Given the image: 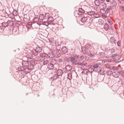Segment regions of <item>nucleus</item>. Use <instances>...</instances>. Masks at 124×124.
<instances>
[{"label": "nucleus", "instance_id": "nucleus-33", "mask_svg": "<svg viewBox=\"0 0 124 124\" xmlns=\"http://www.w3.org/2000/svg\"><path fill=\"white\" fill-rule=\"evenodd\" d=\"M116 59L115 58H112L110 60H109V62H114L116 61V62H118L117 61H116Z\"/></svg>", "mask_w": 124, "mask_h": 124}, {"label": "nucleus", "instance_id": "nucleus-45", "mask_svg": "<svg viewBox=\"0 0 124 124\" xmlns=\"http://www.w3.org/2000/svg\"><path fill=\"white\" fill-rule=\"evenodd\" d=\"M93 16L95 18H97L99 17V15L98 14L95 13L93 15Z\"/></svg>", "mask_w": 124, "mask_h": 124}, {"label": "nucleus", "instance_id": "nucleus-2", "mask_svg": "<svg viewBox=\"0 0 124 124\" xmlns=\"http://www.w3.org/2000/svg\"><path fill=\"white\" fill-rule=\"evenodd\" d=\"M109 42L112 44H116L117 43L116 40L115 39V38L113 37H111L110 38Z\"/></svg>", "mask_w": 124, "mask_h": 124}, {"label": "nucleus", "instance_id": "nucleus-48", "mask_svg": "<svg viewBox=\"0 0 124 124\" xmlns=\"http://www.w3.org/2000/svg\"><path fill=\"white\" fill-rule=\"evenodd\" d=\"M88 48H89V47L88 46H86V48L85 47V50H84V51L85 52L84 53V54L85 53H86L88 52V50L87 49Z\"/></svg>", "mask_w": 124, "mask_h": 124}, {"label": "nucleus", "instance_id": "nucleus-17", "mask_svg": "<svg viewBox=\"0 0 124 124\" xmlns=\"http://www.w3.org/2000/svg\"><path fill=\"white\" fill-rule=\"evenodd\" d=\"M31 52L32 53V54H33V55L35 56H37L38 55V53H39V52H37L35 51L34 49V50H31Z\"/></svg>", "mask_w": 124, "mask_h": 124}, {"label": "nucleus", "instance_id": "nucleus-15", "mask_svg": "<svg viewBox=\"0 0 124 124\" xmlns=\"http://www.w3.org/2000/svg\"><path fill=\"white\" fill-rule=\"evenodd\" d=\"M39 18L41 20H43L45 19V16L43 14H41L39 15Z\"/></svg>", "mask_w": 124, "mask_h": 124}, {"label": "nucleus", "instance_id": "nucleus-35", "mask_svg": "<svg viewBox=\"0 0 124 124\" xmlns=\"http://www.w3.org/2000/svg\"><path fill=\"white\" fill-rule=\"evenodd\" d=\"M102 6L104 9H106L107 8V6L106 4L105 3H104L102 5Z\"/></svg>", "mask_w": 124, "mask_h": 124}, {"label": "nucleus", "instance_id": "nucleus-38", "mask_svg": "<svg viewBox=\"0 0 124 124\" xmlns=\"http://www.w3.org/2000/svg\"><path fill=\"white\" fill-rule=\"evenodd\" d=\"M91 67L94 68L95 69L96 68H98V67H99V66L97 64H96L93 65H91Z\"/></svg>", "mask_w": 124, "mask_h": 124}, {"label": "nucleus", "instance_id": "nucleus-10", "mask_svg": "<svg viewBox=\"0 0 124 124\" xmlns=\"http://www.w3.org/2000/svg\"><path fill=\"white\" fill-rule=\"evenodd\" d=\"M47 20L49 21V22L51 24V23H52L53 25H54V23H53L54 20L53 17L52 16H50L48 18Z\"/></svg>", "mask_w": 124, "mask_h": 124}, {"label": "nucleus", "instance_id": "nucleus-57", "mask_svg": "<svg viewBox=\"0 0 124 124\" xmlns=\"http://www.w3.org/2000/svg\"><path fill=\"white\" fill-rule=\"evenodd\" d=\"M118 55L117 54H114L112 55V57H115L116 56Z\"/></svg>", "mask_w": 124, "mask_h": 124}, {"label": "nucleus", "instance_id": "nucleus-56", "mask_svg": "<svg viewBox=\"0 0 124 124\" xmlns=\"http://www.w3.org/2000/svg\"><path fill=\"white\" fill-rule=\"evenodd\" d=\"M48 61L46 60L44 62L43 64L44 65L47 64L48 63Z\"/></svg>", "mask_w": 124, "mask_h": 124}, {"label": "nucleus", "instance_id": "nucleus-13", "mask_svg": "<svg viewBox=\"0 0 124 124\" xmlns=\"http://www.w3.org/2000/svg\"><path fill=\"white\" fill-rule=\"evenodd\" d=\"M63 73L62 71L61 70H58L57 71L56 73L58 76H62Z\"/></svg>", "mask_w": 124, "mask_h": 124}, {"label": "nucleus", "instance_id": "nucleus-49", "mask_svg": "<svg viewBox=\"0 0 124 124\" xmlns=\"http://www.w3.org/2000/svg\"><path fill=\"white\" fill-rule=\"evenodd\" d=\"M117 45L118 46H121V41L120 40L118 41L117 42Z\"/></svg>", "mask_w": 124, "mask_h": 124}, {"label": "nucleus", "instance_id": "nucleus-59", "mask_svg": "<svg viewBox=\"0 0 124 124\" xmlns=\"http://www.w3.org/2000/svg\"><path fill=\"white\" fill-rule=\"evenodd\" d=\"M81 49L82 52L83 53L84 51V50H85V47H82Z\"/></svg>", "mask_w": 124, "mask_h": 124}, {"label": "nucleus", "instance_id": "nucleus-19", "mask_svg": "<svg viewBox=\"0 0 124 124\" xmlns=\"http://www.w3.org/2000/svg\"><path fill=\"white\" fill-rule=\"evenodd\" d=\"M71 66L69 65H67L65 67V69L67 71H69L71 70Z\"/></svg>", "mask_w": 124, "mask_h": 124}, {"label": "nucleus", "instance_id": "nucleus-9", "mask_svg": "<svg viewBox=\"0 0 124 124\" xmlns=\"http://www.w3.org/2000/svg\"><path fill=\"white\" fill-rule=\"evenodd\" d=\"M34 49L35 51L39 53L41 52L42 51V48L38 46L36 47V48Z\"/></svg>", "mask_w": 124, "mask_h": 124}, {"label": "nucleus", "instance_id": "nucleus-63", "mask_svg": "<svg viewBox=\"0 0 124 124\" xmlns=\"http://www.w3.org/2000/svg\"><path fill=\"white\" fill-rule=\"evenodd\" d=\"M38 61H42V60H42V58H41V57L40 58H39H39H38Z\"/></svg>", "mask_w": 124, "mask_h": 124}, {"label": "nucleus", "instance_id": "nucleus-61", "mask_svg": "<svg viewBox=\"0 0 124 124\" xmlns=\"http://www.w3.org/2000/svg\"><path fill=\"white\" fill-rule=\"evenodd\" d=\"M3 19H0V23L1 24L3 23Z\"/></svg>", "mask_w": 124, "mask_h": 124}, {"label": "nucleus", "instance_id": "nucleus-4", "mask_svg": "<svg viewBox=\"0 0 124 124\" xmlns=\"http://www.w3.org/2000/svg\"><path fill=\"white\" fill-rule=\"evenodd\" d=\"M40 55L41 56V58H42V60H44L46 58L47 59V54L45 53H41L40 54Z\"/></svg>", "mask_w": 124, "mask_h": 124}, {"label": "nucleus", "instance_id": "nucleus-24", "mask_svg": "<svg viewBox=\"0 0 124 124\" xmlns=\"http://www.w3.org/2000/svg\"><path fill=\"white\" fill-rule=\"evenodd\" d=\"M109 26L108 24L107 23H105L104 25V29L106 31H107L109 29Z\"/></svg>", "mask_w": 124, "mask_h": 124}, {"label": "nucleus", "instance_id": "nucleus-52", "mask_svg": "<svg viewBox=\"0 0 124 124\" xmlns=\"http://www.w3.org/2000/svg\"><path fill=\"white\" fill-rule=\"evenodd\" d=\"M108 22L110 23V24H111V25H112L113 24V22H112L109 19H108Z\"/></svg>", "mask_w": 124, "mask_h": 124}, {"label": "nucleus", "instance_id": "nucleus-51", "mask_svg": "<svg viewBox=\"0 0 124 124\" xmlns=\"http://www.w3.org/2000/svg\"><path fill=\"white\" fill-rule=\"evenodd\" d=\"M106 67L107 68L109 69L110 70H111L112 69V68H111L110 65H106Z\"/></svg>", "mask_w": 124, "mask_h": 124}, {"label": "nucleus", "instance_id": "nucleus-21", "mask_svg": "<svg viewBox=\"0 0 124 124\" xmlns=\"http://www.w3.org/2000/svg\"><path fill=\"white\" fill-rule=\"evenodd\" d=\"M2 27H7L8 26L7 22H4L2 23Z\"/></svg>", "mask_w": 124, "mask_h": 124}, {"label": "nucleus", "instance_id": "nucleus-44", "mask_svg": "<svg viewBox=\"0 0 124 124\" xmlns=\"http://www.w3.org/2000/svg\"><path fill=\"white\" fill-rule=\"evenodd\" d=\"M112 68V69L116 70H117L119 69V68L117 67L116 66H113Z\"/></svg>", "mask_w": 124, "mask_h": 124}, {"label": "nucleus", "instance_id": "nucleus-16", "mask_svg": "<svg viewBox=\"0 0 124 124\" xmlns=\"http://www.w3.org/2000/svg\"><path fill=\"white\" fill-rule=\"evenodd\" d=\"M13 22L12 21L8 20L7 21V23L8 26H12L13 25Z\"/></svg>", "mask_w": 124, "mask_h": 124}, {"label": "nucleus", "instance_id": "nucleus-34", "mask_svg": "<svg viewBox=\"0 0 124 124\" xmlns=\"http://www.w3.org/2000/svg\"><path fill=\"white\" fill-rule=\"evenodd\" d=\"M33 21L34 22H37L39 21V18L37 17H35L33 19Z\"/></svg>", "mask_w": 124, "mask_h": 124}, {"label": "nucleus", "instance_id": "nucleus-7", "mask_svg": "<svg viewBox=\"0 0 124 124\" xmlns=\"http://www.w3.org/2000/svg\"><path fill=\"white\" fill-rule=\"evenodd\" d=\"M53 53L52 52H49L47 54V58H53L54 57V55H53Z\"/></svg>", "mask_w": 124, "mask_h": 124}, {"label": "nucleus", "instance_id": "nucleus-25", "mask_svg": "<svg viewBox=\"0 0 124 124\" xmlns=\"http://www.w3.org/2000/svg\"><path fill=\"white\" fill-rule=\"evenodd\" d=\"M87 19V17H84L82 18L81 19V21L82 22L84 23L86 21Z\"/></svg>", "mask_w": 124, "mask_h": 124}, {"label": "nucleus", "instance_id": "nucleus-11", "mask_svg": "<svg viewBox=\"0 0 124 124\" xmlns=\"http://www.w3.org/2000/svg\"><path fill=\"white\" fill-rule=\"evenodd\" d=\"M34 23L33 22H30L28 23L26 25V27L28 29H30L32 27V23Z\"/></svg>", "mask_w": 124, "mask_h": 124}, {"label": "nucleus", "instance_id": "nucleus-42", "mask_svg": "<svg viewBox=\"0 0 124 124\" xmlns=\"http://www.w3.org/2000/svg\"><path fill=\"white\" fill-rule=\"evenodd\" d=\"M99 21L100 22V23L101 25H103L104 24V21L101 19L99 20Z\"/></svg>", "mask_w": 124, "mask_h": 124}, {"label": "nucleus", "instance_id": "nucleus-36", "mask_svg": "<svg viewBox=\"0 0 124 124\" xmlns=\"http://www.w3.org/2000/svg\"><path fill=\"white\" fill-rule=\"evenodd\" d=\"M49 22H43V25H45L46 26H47L49 24Z\"/></svg>", "mask_w": 124, "mask_h": 124}, {"label": "nucleus", "instance_id": "nucleus-62", "mask_svg": "<svg viewBox=\"0 0 124 124\" xmlns=\"http://www.w3.org/2000/svg\"><path fill=\"white\" fill-rule=\"evenodd\" d=\"M112 6H111L110 8H109L110 10H111L112 9H113L114 8Z\"/></svg>", "mask_w": 124, "mask_h": 124}, {"label": "nucleus", "instance_id": "nucleus-60", "mask_svg": "<svg viewBox=\"0 0 124 124\" xmlns=\"http://www.w3.org/2000/svg\"><path fill=\"white\" fill-rule=\"evenodd\" d=\"M95 71L98 72H100L98 68H96L95 69Z\"/></svg>", "mask_w": 124, "mask_h": 124}, {"label": "nucleus", "instance_id": "nucleus-39", "mask_svg": "<svg viewBox=\"0 0 124 124\" xmlns=\"http://www.w3.org/2000/svg\"><path fill=\"white\" fill-rule=\"evenodd\" d=\"M112 71L110 70H108L107 72V73L108 75H111L112 74Z\"/></svg>", "mask_w": 124, "mask_h": 124}, {"label": "nucleus", "instance_id": "nucleus-29", "mask_svg": "<svg viewBox=\"0 0 124 124\" xmlns=\"http://www.w3.org/2000/svg\"><path fill=\"white\" fill-rule=\"evenodd\" d=\"M79 12L80 13H84L86 14V13H85V11L82 8H79Z\"/></svg>", "mask_w": 124, "mask_h": 124}, {"label": "nucleus", "instance_id": "nucleus-28", "mask_svg": "<svg viewBox=\"0 0 124 124\" xmlns=\"http://www.w3.org/2000/svg\"><path fill=\"white\" fill-rule=\"evenodd\" d=\"M102 14H105L106 13L105 9L104 8L101 9L100 10Z\"/></svg>", "mask_w": 124, "mask_h": 124}, {"label": "nucleus", "instance_id": "nucleus-6", "mask_svg": "<svg viewBox=\"0 0 124 124\" xmlns=\"http://www.w3.org/2000/svg\"><path fill=\"white\" fill-rule=\"evenodd\" d=\"M119 73L118 71H115L112 72V74L113 76L115 78H118L119 76Z\"/></svg>", "mask_w": 124, "mask_h": 124}, {"label": "nucleus", "instance_id": "nucleus-18", "mask_svg": "<svg viewBox=\"0 0 124 124\" xmlns=\"http://www.w3.org/2000/svg\"><path fill=\"white\" fill-rule=\"evenodd\" d=\"M87 54L88 55L90 56V57L93 58L94 57V55L93 54H92V52L90 51L88 52Z\"/></svg>", "mask_w": 124, "mask_h": 124}, {"label": "nucleus", "instance_id": "nucleus-55", "mask_svg": "<svg viewBox=\"0 0 124 124\" xmlns=\"http://www.w3.org/2000/svg\"><path fill=\"white\" fill-rule=\"evenodd\" d=\"M100 55L102 57H104L105 55V54L104 53H101Z\"/></svg>", "mask_w": 124, "mask_h": 124}, {"label": "nucleus", "instance_id": "nucleus-5", "mask_svg": "<svg viewBox=\"0 0 124 124\" xmlns=\"http://www.w3.org/2000/svg\"><path fill=\"white\" fill-rule=\"evenodd\" d=\"M22 64L23 66L27 67L29 65V62L28 61H24L22 62Z\"/></svg>", "mask_w": 124, "mask_h": 124}, {"label": "nucleus", "instance_id": "nucleus-8", "mask_svg": "<svg viewBox=\"0 0 124 124\" xmlns=\"http://www.w3.org/2000/svg\"><path fill=\"white\" fill-rule=\"evenodd\" d=\"M47 66L48 68L50 70H52L54 68V65L51 63H48Z\"/></svg>", "mask_w": 124, "mask_h": 124}, {"label": "nucleus", "instance_id": "nucleus-43", "mask_svg": "<svg viewBox=\"0 0 124 124\" xmlns=\"http://www.w3.org/2000/svg\"><path fill=\"white\" fill-rule=\"evenodd\" d=\"M58 77H54V76H53L52 77H51V79H52V80H56L58 78Z\"/></svg>", "mask_w": 124, "mask_h": 124}, {"label": "nucleus", "instance_id": "nucleus-3", "mask_svg": "<svg viewBox=\"0 0 124 124\" xmlns=\"http://www.w3.org/2000/svg\"><path fill=\"white\" fill-rule=\"evenodd\" d=\"M68 49L65 46H63L61 49V51L62 54H65L67 53L68 52Z\"/></svg>", "mask_w": 124, "mask_h": 124}, {"label": "nucleus", "instance_id": "nucleus-40", "mask_svg": "<svg viewBox=\"0 0 124 124\" xmlns=\"http://www.w3.org/2000/svg\"><path fill=\"white\" fill-rule=\"evenodd\" d=\"M118 72L119 73V76H120V75L122 76V75H123V73H124V72L123 70L119 71H118Z\"/></svg>", "mask_w": 124, "mask_h": 124}, {"label": "nucleus", "instance_id": "nucleus-22", "mask_svg": "<svg viewBox=\"0 0 124 124\" xmlns=\"http://www.w3.org/2000/svg\"><path fill=\"white\" fill-rule=\"evenodd\" d=\"M86 13H87L88 15H89L91 16L93 15H94V14H95V12L93 11H91L89 12H86Z\"/></svg>", "mask_w": 124, "mask_h": 124}, {"label": "nucleus", "instance_id": "nucleus-50", "mask_svg": "<svg viewBox=\"0 0 124 124\" xmlns=\"http://www.w3.org/2000/svg\"><path fill=\"white\" fill-rule=\"evenodd\" d=\"M43 22L42 21H40L39 22H37V24L39 25H40L41 24H43Z\"/></svg>", "mask_w": 124, "mask_h": 124}, {"label": "nucleus", "instance_id": "nucleus-20", "mask_svg": "<svg viewBox=\"0 0 124 124\" xmlns=\"http://www.w3.org/2000/svg\"><path fill=\"white\" fill-rule=\"evenodd\" d=\"M30 59H31V62L34 64H36L37 63L38 61L37 60H35V59L30 58Z\"/></svg>", "mask_w": 124, "mask_h": 124}, {"label": "nucleus", "instance_id": "nucleus-14", "mask_svg": "<svg viewBox=\"0 0 124 124\" xmlns=\"http://www.w3.org/2000/svg\"><path fill=\"white\" fill-rule=\"evenodd\" d=\"M69 58L70 59L71 62H72V64H74V62L76 60L75 58L74 57H69Z\"/></svg>", "mask_w": 124, "mask_h": 124}, {"label": "nucleus", "instance_id": "nucleus-41", "mask_svg": "<svg viewBox=\"0 0 124 124\" xmlns=\"http://www.w3.org/2000/svg\"><path fill=\"white\" fill-rule=\"evenodd\" d=\"M68 78L70 80V79L72 78V74L71 73H69L68 74Z\"/></svg>", "mask_w": 124, "mask_h": 124}, {"label": "nucleus", "instance_id": "nucleus-46", "mask_svg": "<svg viewBox=\"0 0 124 124\" xmlns=\"http://www.w3.org/2000/svg\"><path fill=\"white\" fill-rule=\"evenodd\" d=\"M8 15L7 13L5 12V13H3V14L2 15V16L3 17H6Z\"/></svg>", "mask_w": 124, "mask_h": 124}, {"label": "nucleus", "instance_id": "nucleus-37", "mask_svg": "<svg viewBox=\"0 0 124 124\" xmlns=\"http://www.w3.org/2000/svg\"><path fill=\"white\" fill-rule=\"evenodd\" d=\"M72 56H73V57L75 58V59H76L78 60L79 55H77V54H74L73 55V56L72 55Z\"/></svg>", "mask_w": 124, "mask_h": 124}, {"label": "nucleus", "instance_id": "nucleus-32", "mask_svg": "<svg viewBox=\"0 0 124 124\" xmlns=\"http://www.w3.org/2000/svg\"><path fill=\"white\" fill-rule=\"evenodd\" d=\"M81 62L79 61H77L76 60L74 62V64L75 65H80Z\"/></svg>", "mask_w": 124, "mask_h": 124}, {"label": "nucleus", "instance_id": "nucleus-23", "mask_svg": "<svg viewBox=\"0 0 124 124\" xmlns=\"http://www.w3.org/2000/svg\"><path fill=\"white\" fill-rule=\"evenodd\" d=\"M84 55H82L81 56L79 55L78 61H82L84 58Z\"/></svg>", "mask_w": 124, "mask_h": 124}, {"label": "nucleus", "instance_id": "nucleus-58", "mask_svg": "<svg viewBox=\"0 0 124 124\" xmlns=\"http://www.w3.org/2000/svg\"><path fill=\"white\" fill-rule=\"evenodd\" d=\"M80 65L82 66H85V63L84 62H82V63L80 62Z\"/></svg>", "mask_w": 124, "mask_h": 124}, {"label": "nucleus", "instance_id": "nucleus-27", "mask_svg": "<svg viewBox=\"0 0 124 124\" xmlns=\"http://www.w3.org/2000/svg\"><path fill=\"white\" fill-rule=\"evenodd\" d=\"M94 2L95 5L96 6H99L100 3V1L99 0H95L94 1Z\"/></svg>", "mask_w": 124, "mask_h": 124}, {"label": "nucleus", "instance_id": "nucleus-54", "mask_svg": "<svg viewBox=\"0 0 124 124\" xmlns=\"http://www.w3.org/2000/svg\"><path fill=\"white\" fill-rule=\"evenodd\" d=\"M110 10L108 8L105 10L106 14H108Z\"/></svg>", "mask_w": 124, "mask_h": 124}, {"label": "nucleus", "instance_id": "nucleus-12", "mask_svg": "<svg viewBox=\"0 0 124 124\" xmlns=\"http://www.w3.org/2000/svg\"><path fill=\"white\" fill-rule=\"evenodd\" d=\"M24 16L23 20L25 22H28L30 18L29 16H27L26 14L24 15Z\"/></svg>", "mask_w": 124, "mask_h": 124}, {"label": "nucleus", "instance_id": "nucleus-26", "mask_svg": "<svg viewBox=\"0 0 124 124\" xmlns=\"http://www.w3.org/2000/svg\"><path fill=\"white\" fill-rule=\"evenodd\" d=\"M50 14L49 13H47L45 14V19H48V18L49 17Z\"/></svg>", "mask_w": 124, "mask_h": 124}, {"label": "nucleus", "instance_id": "nucleus-53", "mask_svg": "<svg viewBox=\"0 0 124 124\" xmlns=\"http://www.w3.org/2000/svg\"><path fill=\"white\" fill-rule=\"evenodd\" d=\"M112 5H113V7H116V3L114 1V2H113V3H112Z\"/></svg>", "mask_w": 124, "mask_h": 124}, {"label": "nucleus", "instance_id": "nucleus-30", "mask_svg": "<svg viewBox=\"0 0 124 124\" xmlns=\"http://www.w3.org/2000/svg\"><path fill=\"white\" fill-rule=\"evenodd\" d=\"M18 12L16 10H14L13 12V15L14 16H17L18 14Z\"/></svg>", "mask_w": 124, "mask_h": 124}, {"label": "nucleus", "instance_id": "nucleus-64", "mask_svg": "<svg viewBox=\"0 0 124 124\" xmlns=\"http://www.w3.org/2000/svg\"><path fill=\"white\" fill-rule=\"evenodd\" d=\"M84 58L85 59H87L89 58V57L88 56H85L84 57Z\"/></svg>", "mask_w": 124, "mask_h": 124}, {"label": "nucleus", "instance_id": "nucleus-31", "mask_svg": "<svg viewBox=\"0 0 124 124\" xmlns=\"http://www.w3.org/2000/svg\"><path fill=\"white\" fill-rule=\"evenodd\" d=\"M18 70L20 71L23 70L24 69V67L22 66L19 67L18 68Z\"/></svg>", "mask_w": 124, "mask_h": 124}, {"label": "nucleus", "instance_id": "nucleus-1", "mask_svg": "<svg viewBox=\"0 0 124 124\" xmlns=\"http://www.w3.org/2000/svg\"><path fill=\"white\" fill-rule=\"evenodd\" d=\"M52 53H53V55H54V57L58 58L60 56V54L59 53V51L58 50H54Z\"/></svg>", "mask_w": 124, "mask_h": 124}, {"label": "nucleus", "instance_id": "nucleus-47", "mask_svg": "<svg viewBox=\"0 0 124 124\" xmlns=\"http://www.w3.org/2000/svg\"><path fill=\"white\" fill-rule=\"evenodd\" d=\"M120 8L123 12H124V6H120Z\"/></svg>", "mask_w": 124, "mask_h": 124}]
</instances>
